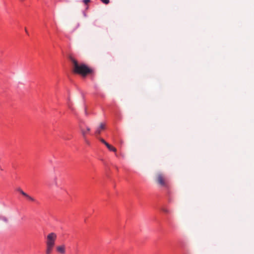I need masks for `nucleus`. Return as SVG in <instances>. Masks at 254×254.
Returning a JSON list of instances; mask_svg holds the SVG:
<instances>
[{
	"instance_id": "4",
	"label": "nucleus",
	"mask_w": 254,
	"mask_h": 254,
	"mask_svg": "<svg viewBox=\"0 0 254 254\" xmlns=\"http://www.w3.org/2000/svg\"><path fill=\"white\" fill-rule=\"evenodd\" d=\"M79 128L81 134L84 139H86V135L90 131V128L89 127H83L81 125H79Z\"/></svg>"
},
{
	"instance_id": "13",
	"label": "nucleus",
	"mask_w": 254,
	"mask_h": 254,
	"mask_svg": "<svg viewBox=\"0 0 254 254\" xmlns=\"http://www.w3.org/2000/svg\"><path fill=\"white\" fill-rule=\"evenodd\" d=\"M90 0H83V2L85 3V4H87L88 3H89L90 2Z\"/></svg>"
},
{
	"instance_id": "8",
	"label": "nucleus",
	"mask_w": 254,
	"mask_h": 254,
	"mask_svg": "<svg viewBox=\"0 0 254 254\" xmlns=\"http://www.w3.org/2000/svg\"><path fill=\"white\" fill-rule=\"evenodd\" d=\"M24 196L26 197L27 199H28L29 200H30L31 201H35V199L33 197L30 196L27 193L26 194V195H25Z\"/></svg>"
},
{
	"instance_id": "1",
	"label": "nucleus",
	"mask_w": 254,
	"mask_h": 254,
	"mask_svg": "<svg viewBox=\"0 0 254 254\" xmlns=\"http://www.w3.org/2000/svg\"><path fill=\"white\" fill-rule=\"evenodd\" d=\"M68 58L72 63L73 72L81 74L82 76H86L92 72V70L86 65L83 64H79L77 61L71 56H69Z\"/></svg>"
},
{
	"instance_id": "3",
	"label": "nucleus",
	"mask_w": 254,
	"mask_h": 254,
	"mask_svg": "<svg viewBox=\"0 0 254 254\" xmlns=\"http://www.w3.org/2000/svg\"><path fill=\"white\" fill-rule=\"evenodd\" d=\"M155 179L157 183L160 186L165 187H167L168 181L164 174L161 173H157L156 175Z\"/></svg>"
},
{
	"instance_id": "10",
	"label": "nucleus",
	"mask_w": 254,
	"mask_h": 254,
	"mask_svg": "<svg viewBox=\"0 0 254 254\" xmlns=\"http://www.w3.org/2000/svg\"><path fill=\"white\" fill-rule=\"evenodd\" d=\"M162 210L165 213H169V210L166 208H163L162 209Z\"/></svg>"
},
{
	"instance_id": "14",
	"label": "nucleus",
	"mask_w": 254,
	"mask_h": 254,
	"mask_svg": "<svg viewBox=\"0 0 254 254\" xmlns=\"http://www.w3.org/2000/svg\"><path fill=\"white\" fill-rule=\"evenodd\" d=\"M68 108L71 109V110H73V108H72L71 106L70 105V104H68Z\"/></svg>"
},
{
	"instance_id": "15",
	"label": "nucleus",
	"mask_w": 254,
	"mask_h": 254,
	"mask_svg": "<svg viewBox=\"0 0 254 254\" xmlns=\"http://www.w3.org/2000/svg\"><path fill=\"white\" fill-rule=\"evenodd\" d=\"M3 221H4L5 222H7V218H5V217L3 218Z\"/></svg>"
},
{
	"instance_id": "9",
	"label": "nucleus",
	"mask_w": 254,
	"mask_h": 254,
	"mask_svg": "<svg viewBox=\"0 0 254 254\" xmlns=\"http://www.w3.org/2000/svg\"><path fill=\"white\" fill-rule=\"evenodd\" d=\"M17 190L19 191L22 195H23L24 196L26 195V193L24 192L20 188H18L17 189Z\"/></svg>"
},
{
	"instance_id": "16",
	"label": "nucleus",
	"mask_w": 254,
	"mask_h": 254,
	"mask_svg": "<svg viewBox=\"0 0 254 254\" xmlns=\"http://www.w3.org/2000/svg\"><path fill=\"white\" fill-rule=\"evenodd\" d=\"M25 32H26V33H27V30H26V28H25Z\"/></svg>"
},
{
	"instance_id": "11",
	"label": "nucleus",
	"mask_w": 254,
	"mask_h": 254,
	"mask_svg": "<svg viewBox=\"0 0 254 254\" xmlns=\"http://www.w3.org/2000/svg\"><path fill=\"white\" fill-rule=\"evenodd\" d=\"M99 140H100V141H101V142H102V143H103V144H104L105 145H106V144L108 143V142H106V141L104 139H103V138H99Z\"/></svg>"
},
{
	"instance_id": "12",
	"label": "nucleus",
	"mask_w": 254,
	"mask_h": 254,
	"mask_svg": "<svg viewBox=\"0 0 254 254\" xmlns=\"http://www.w3.org/2000/svg\"><path fill=\"white\" fill-rule=\"evenodd\" d=\"M101 1L103 3H104L106 4H108V3H109V2H110V0H101Z\"/></svg>"
},
{
	"instance_id": "5",
	"label": "nucleus",
	"mask_w": 254,
	"mask_h": 254,
	"mask_svg": "<svg viewBox=\"0 0 254 254\" xmlns=\"http://www.w3.org/2000/svg\"><path fill=\"white\" fill-rule=\"evenodd\" d=\"M56 250L60 254H65V246L64 244L58 246L56 247Z\"/></svg>"
},
{
	"instance_id": "6",
	"label": "nucleus",
	"mask_w": 254,
	"mask_h": 254,
	"mask_svg": "<svg viewBox=\"0 0 254 254\" xmlns=\"http://www.w3.org/2000/svg\"><path fill=\"white\" fill-rule=\"evenodd\" d=\"M105 129V124L104 123H101L98 127H97L95 131V134L96 135H99L101 133V131Z\"/></svg>"
},
{
	"instance_id": "7",
	"label": "nucleus",
	"mask_w": 254,
	"mask_h": 254,
	"mask_svg": "<svg viewBox=\"0 0 254 254\" xmlns=\"http://www.w3.org/2000/svg\"><path fill=\"white\" fill-rule=\"evenodd\" d=\"M106 147L108 148L109 150L110 151H113L114 152H116L117 149L114 147L112 146L110 144H109L108 143H107L106 145Z\"/></svg>"
},
{
	"instance_id": "2",
	"label": "nucleus",
	"mask_w": 254,
	"mask_h": 254,
	"mask_svg": "<svg viewBox=\"0 0 254 254\" xmlns=\"http://www.w3.org/2000/svg\"><path fill=\"white\" fill-rule=\"evenodd\" d=\"M57 236L55 233H49L46 238V254H51L55 245Z\"/></svg>"
}]
</instances>
